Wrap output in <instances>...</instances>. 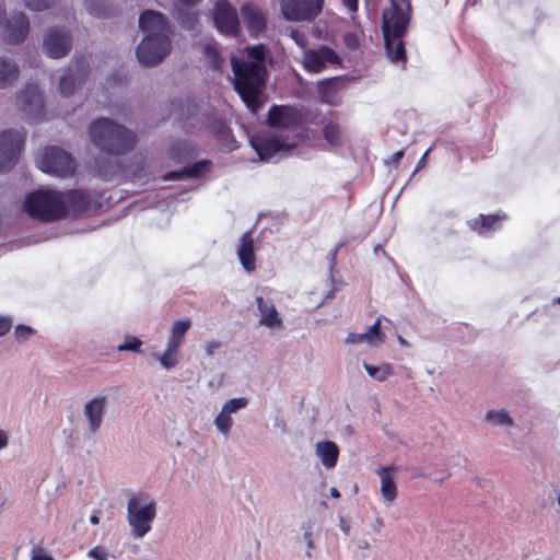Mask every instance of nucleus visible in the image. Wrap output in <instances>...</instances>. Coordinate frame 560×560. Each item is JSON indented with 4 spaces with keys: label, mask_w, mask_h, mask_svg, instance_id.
Instances as JSON below:
<instances>
[{
    "label": "nucleus",
    "mask_w": 560,
    "mask_h": 560,
    "mask_svg": "<svg viewBox=\"0 0 560 560\" xmlns=\"http://www.w3.org/2000/svg\"><path fill=\"white\" fill-rule=\"evenodd\" d=\"M213 21L222 34L235 35L238 31V16L236 11L224 0L219 1L213 13Z\"/></svg>",
    "instance_id": "nucleus-17"
},
{
    "label": "nucleus",
    "mask_w": 560,
    "mask_h": 560,
    "mask_svg": "<svg viewBox=\"0 0 560 560\" xmlns=\"http://www.w3.org/2000/svg\"><path fill=\"white\" fill-rule=\"evenodd\" d=\"M36 163L40 171L57 177H67L75 170L72 156L57 147L46 148L37 156Z\"/></svg>",
    "instance_id": "nucleus-8"
},
{
    "label": "nucleus",
    "mask_w": 560,
    "mask_h": 560,
    "mask_svg": "<svg viewBox=\"0 0 560 560\" xmlns=\"http://www.w3.org/2000/svg\"><path fill=\"white\" fill-rule=\"evenodd\" d=\"M65 197V213L67 212V207H71L75 211H82L88 208L89 205V195L83 190H71L68 192H62Z\"/></svg>",
    "instance_id": "nucleus-32"
},
{
    "label": "nucleus",
    "mask_w": 560,
    "mask_h": 560,
    "mask_svg": "<svg viewBox=\"0 0 560 560\" xmlns=\"http://www.w3.org/2000/svg\"><path fill=\"white\" fill-rule=\"evenodd\" d=\"M339 527L343 532L345 535L350 534V529H351L350 524L343 517H339Z\"/></svg>",
    "instance_id": "nucleus-47"
},
{
    "label": "nucleus",
    "mask_w": 560,
    "mask_h": 560,
    "mask_svg": "<svg viewBox=\"0 0 560 560\" xmlns=\"http://www.w3.org/2000/svg\"><path fill=\"white\" fill-rule=\"evenodd\" d=\"M503 218L499 215H483L469 222L472 230L477 231L480 235H489L491 232L499 228V223Z\"/></svg>",
    "instance_id": "nucleus-29"
},
{
    "label": "nucleus",
    "mask_w": 560,
    "mask_h": 560,
    "mask_svg": "<svg viewBox=\"0 0 560 560\" xmlns=\"http://www.w3.org/2000/svg\"><path fill=\"white\" fill-rule=\"evenodd\" d=\"M375 523H376V525H377L378 527H382V526L384 525V523H383V520H382V518H376Z\"/></svg>",
    "instance_id": "nucleus-55"
},
{
    "label": "nucleus",
    "mask_w": 560,
    "mask_h": 560,
    "mask_svg": "<svg viewBox=\"0 0 560 560\" xmlns=\"http://www.w3.org/2000/svg\"><path fill=\"white\" fill-rule=\"evenodd\" d=\"M9 444V434L0 429V451L5 448Z\"/></svg>",
    "instance_id": "nucleus-45"
},
{
    "label": "nucleus",
    "mask_w": 560,
    "mask_h": 560,
    "mask_svg": "<svg viewBox=\"0 0 560 560\" xmlns=\"http://www.w3.org/2000/svg\"><path fill=\"white\" fill-rule=\"evenodd\" d=\"M210 170V162L208 161H201L198 163H195L194 165L189 167H185L183 171L179 172H171L164 176V179L171 180V179H183L186 177H199L207 173Z\"/></svg>",
    "instance_id": "nucleus-30"
},
{
    "label": "nucleus",
    "mask_w": 560,
    "mask_h": 560,
    "mask_svg": "<svg viewBox=\"0 0 560 560\" xmlns=\"http://www.w3.org/2000/svg\"><path fill=\"white\" fill-rule=\"evenodd\" d=\"M19 77V66L7 57H0V89L11 85Z\"/></svg>",
    "instance_id": "nucleus-28"
},
{
    "label": "nucleus",
    "mask_w": 560,
    "mask_h": 560,
    "mask_svg": "<svg viewBox=\"0 0 560 560\" xmlns=\"http://www.w3.org/2000/svg\"><path fill=\"white\" fill-rule=\"evenodd\" d=\"M221 347V342L217 340H211L206 342L205 345V351L208 355H213L214 352Z\"/></svg>",
    "instance_id": "nucleus-43"
},
{
    "label": "nucleus",
    "mask_w": 560,
    "mask_h": 560,
    "mask_svg": "<svg viewBox=\"0 0 560 560\" xmlns=\"http://www.w3.org/2000/svg\"><path fill=\"white\" fill-rule=\"evenodd\" d=\"M24 142V135L16 130L0 133V172L10 168L18 160Z\"/></svg>",
    "instance_id": "nucleus-10"
},
{
    "label": "nucleus",
    "mask_w": 560,
    "mask_h": 560,
    "mask_svg": "<svg viewBox=\"0 0 560 560\" xmlns=\"http://www.w3.org/2000/svg\"><path fill=\"white\" fill-rule=\"evenodd\" d=\"M317 92L319 100L325 104L335 106L340 103V97L332 80L320 81L317 85Z\"/></svg>",
    "instance_id": "nucleus-31"
},
{
    "label": "nucleus",
    "mask_w": 560,
    "mask_h": 560,
    "mask_svg": "<svg viewBox=\"0 0 560 560\" xmlns=\"http://www.w3.org/2000/svg\"><path fill=\"white\" fill-rule=\"evenodd\" d=\"M558 504L560 505V495L558 497Z\"/></svg>",
    "instance_id": "nucleus-60"
},
{
    "label": "nucleus",
    "mask_w": 560,
    "mask_h": 560,
    "mask_svg": "<svg viewBox=\"0 0 560 560\" xmlns=\"http://www.w3.org/2000/svg\"><path fill=\"white\" fill-rule=\"evenodd\" d=\"M85 75L83 65L75 63V73L72 68L60 78L59 91L63 96L71 95Z\"/></svg>",
    "instance_id": "nucleus-27"
},
{
    "label": "nucleus",
    "mask_w": 560,
    "mask_h": 560,
    "mask_svg": "<svg viewBox=\"0 0 560 560\" xmlns=\"http://www.w3.org/2000/svg\"><path fill=\"white\" fill-rule=\"evenodd\" d=\"M315 454L326 469H332L338 460L339 447L332 441H319L315 445Z\"/></svg>",
    "instance_id": "nucleus-25"
},
{
    "label": "nucleus",
    "mask_w": 560,
    "mask_h": 560,
    "mask_svg": "<svg viewBox=\"0 0 560 560\" xmlns=\"http://www.w3.org/2000/svg\"><path fill=\"white\" fill-rule=\"evenodd\" d=\"M54 0H24L25 5L32 11H43L52 4Z\"/></svg>",
    "instance_id": "nucleus-39"
},
{
    "label": "nucleus",
    "mask_w": 560,
    "mask_h": 560,
    "mask_svg": "<svg viewBox=\"0 0 560 560\" xmlns=\"http://www.w3.org/2000/svg\"><path fill=\"white\" fill-rule=\"evenodd\" d=\"M199 0H176L174 4V14L178 23L187 30L192 31L197 24V14L194 5Z\"/></svg>",
    "instance_id": "nucleus-24"
},
{
    "label": "nucleus",
    "mask_w": 560,
    "mask_h": 560,
    "mask_svg": "<svg viewBox=\"0 0 560 560\" xmlns=\"http://www.w3.org/2000/svg\"><path fill=\"white\" fill-rule=\"evenodd\" d=\"M241 12L247 30L252 35H257L265 30V18L255 5L246 3L241 8Z\"/></svg>",
    "instance_id": "nucleus-26"
},
{
    "label": "nucleus",
    "mask_w": 560,
    "mask_h": 560,
    "mask_svg": "<svg viewBox=\"0 0 560 560\" xmlns=\"http://www.w3.org/2000/svg\"><path fill=\"white\" fill-rule=\"evenodd\" d=\"M337 63H339V56L334 49L327 46L305 50L303 55V67L310 72L318 73L328 65Z\"/></svg>",
    "instance_id": "nucleus-16"
},
{
    "label": "nucleus",
    "mask_w": 560,
    "mask_h": 560,
    "mask_svg": "<svg viewBox=\"0 0 560 560\" xmlns=\"http://www.w3.org/2000/svg\"><path fill=\"white\" fill-rule=\"evenodd\" d=\"M428 153H429V151H425L424 154L421 156V159L419 160V162H418V164L416 166L415 172L419 171L421 167L424 166V164L427 162Z\"/></svg>",
    "instance_id": "nucleus-51"
},
{
    "label": "nucleus",
    "mask_w": 560,
    "mask_h": 560,
    "mask_svg": "<svg viewBox=\"0 0 560 560\" xmlns=\"http://www.w3.org/2000/svg\"><path fill=\"white\" fill-rule=\"evenodd\" d=\"M323 0H283L281 11L291 21L308 20L322 10Z\"/></svg>",
    "instance_id": "nucleus-14"
},
{
    "label": "nucleus",
    "mask_w": 560,
    "mask_h": 560,
    "mask_svg": "<svg viewBox=\"0 0 560 560\" xmlns=\"http://www.w3.org/2000/svg\"><path fill=\"white\" fill-rule=\"evenodd\" d=\"M190 327L191 320L188 318L175 320L171 326L165 349L162 352L152 351L150 353L151 358L158 361L162 369L170 371L179 364L182 347Z\"/></svg>",
    "instance_id": "nucleus-7"
},
{
    "label": "nucleus",
    "mask_w": 560,
    "mask_h": 560,
    "mask_svg": "<svg viewBox=\"0 0 560 560\" xmlns=\"http://www.w3.org/2000/svg\"><path fill=\"white\" fill-rule=\"evenodd\" d=\"M381 320L380 318L369 327L365 332L357 334L350 332L345 339L346 345L355 346L360 343H366L371 347H378L384 342V335L381 329Z\"/></svg>",
    "instance_id": "nucleus-22"
},
{
    "label": "nucleus",
    "mask_w": 560,
    "mask_h": 560,
    "mask_svg": "<svg viewBox=\"0 0 560 560\" xmlns=\"http://www.w3.org/2000/svg\"><path fill=\"white\" fill-rule=\"evenodd\" d=\"M88 557L93 560H110L114 556L103 546H96L88 552Z\"/></svg>",
    "instance_id": "nucleus-37"
},
{
    "label": "nucleus",
    "mask_w": 560,
    "mask_h": 560,
    "mask_svg": "<svg viewBox=\"0 0 560 560\" xmlns=\"http://www.w3.org/2000/svg\"><path fill=\"white\" fill-rule=\"evenodd\" d=\"M142 346V341L137 337H131L128 341L118 345V351H133L139 352Z\"/></svg>",
    "instance_id": "nucleus-38"
},
{
    "label": "nucleus",
    "mask_w": 560,
    "mask_h": 560,
    "mask_svg": "<svg viewBox=\"0 0 560 560\" xmlns=\"http://www.w3.org/2000/svg\"><path fill=\"white\" fill-rule=\"evenodd\" d=\"M292 37L294 38L295 43L300 46H304L305 45V42H304V38H301L300 35L295 32H292Z\"/></svg>",
    "instance_id": "nucleus-52"
},
{
    "label": "nucleus",
    "mask_w": 560,
    "mask_h": 560,
    "mask_svg": "<svg viewBox=\"0 0 560 560\" xmlns=\"http://www.w3.org/2000/svg\"><path fill=\"white\" fill-rule=\"evenodd\" d=\"M30 22L23 12H12L3 22L2 37L8 44H20L28 34Z\"/></svg>",
    "instance_id": "nucleus-15"
},
{
    "label": "nucleus",
    "mask_w": 560,
    "mask_h": 560,
    "mask_svg": "<svg viewBox=\"0 0 560 560\" xmlns=\"http://www.w3.org/2000/svg\"><path fill=\"white\" fill-rule=\"evenodd\" d=\"M89 133L93 145L107 155L122 154L132 149L136 143L132 131L107 118L92 122Z\"/></svg>",
    "instance_id": "nucleus-4"
},
{
    "label": "nucleus",
    "mask_w": 560,
    "mask_h": 560,
    "mask_svg": "<svg viewBox=\"0 0 560 560\" xmlns=\"http://www.w3.org/2000/svg\"><path fill=\"white\" fill-rule=\"evenodd\" d=\"M43 48L50 58L58 59L66 56L71 48L69 31L61 27L49 28L44 36Z\"/></svg>",
    "instance_id": "nucleus-13"
},
{
    "label": "nucleus",
    "mask_w": 560,
    "mask_h": 560,
    "mask_svg": "<svg viewBox=\"0 0 560 560\" xmlns=\"http://www.w3.org/2000/svg\"><path fill=\"white\" fill-rule=\"evenodd\" d=\"M243 56L242 60L231 58L233 84L247 108L256 112L260 106L258 98L265 86L267 48L262 44L247 47Z\"/></svg>",
    "instance_id": "nucleus-1"
},
{
    "label": "nucleus",
    "mask_w": 560,
    "mask_h": 560,
    "mask_svg": "<svg viewBox=\"0 0 560 560\" xmlns=\"http://www.w3.org/2000/svg\"><path fill=\"white\" fill-rule=\"evenodd\" d=\"M330 495L335 499H338V498H340V492L338 491L337 488L332 487V488H330Z\"/></svg>",
    "instance_id": "nucleus-53"
},
{
    "label": "nucleus",
    "mask_w": 560,
    "mask_h": 560,
    "mask_svg": "<svg viewBox=\"0 0 560 560\" xmlns=\"http://www.w3.org/2000/svg\"><path fill=\"white\" fill-rule=\"evenodd\" d=\"M345 43L350 48H355L359 46V36L357 33H348L343 37Z\"/></svg>",
    "instance_id": "nucleus-41"
},
{
    "label": "nucleus",
    "mask_w": 560,
    "mask_h": 560,
    "mask_svg": "<svg viewBox=\"0 0 560 560\" xmlns=\"http://www.w3.org/2000/svg\"><path fill=\"white\" fill-rule=\"evenodd\" d=\"M18 105L30 117L36 118L43 109V96L36 84H28L18 95Z\"/></svg>",
    "instance_id": "nucleus-19"
},
{
    "label": "nucleus",
    "mask_w": 560,
    "mask_h": 560,
    "mask_svg": "<svg viewBox=\"0 0 560 560\" xmlns=\"http://www.w3.org/2000/svg\"><path fill=\"white\" fill-rule=\"evenodd\" d=\"M34 330L30 326L25 325H18L14 330V337L19 342H23L27 340L32 335Z\"/></svg>",
    "instance_id": "nucleus-40"
},
{
    "label": "nucleus",
    "mask_w": 560,
    "mask_h": 560,
    "mask_svg": "<svg viewBox=\"0 0 560 560\" xmlns=\"http://www.w3.org/2000/svg\"><path fill=\"white\" fill-rule=\"evenodd\" d=\"M203 54L207 58L209 65L213 69L220 68V65L222 62V59L220 57L217 43L213 40H209L203 45Z\"/></svg>",
    "instance_id": "nucleus-36"
},
{
    "label": "nucleus",
    "mask_w": 560,
    "mask_h": 560,
    "mask_svg": "<svg viewBox=\"0 0 560 560\" xmlns=\"http://www.w3.org/2000/svg\"><path fill=\"white\" fill-rule=\"evenodd\" d=\"M248 405V399L246 397H236L226 400L219 413L213 419V424L223 438H229L232 427L234 424L233 415L237 413L240 410L245 409Z\"/></svg>",
    "instance_id": "nucleus-12"
},
{
    "label": "nucleus",
    "mask_w": 560,
    "mask_h": 560,
    "mask_svg": "<svg viewBox=\"0 0 560 560\" xmlns=\"http://www.w3.org/2000/svg\"><path fill=\"white\" fill-rule=\"evenodd\" d=\"M100 514L101 511H94L93 514L90 516V523L92 525H97L100 523Z\"/></svg>",
    "instance_id": "nucleus-50"
},
{
    "label": "nucleus",
    "mask_w": 560,
    "mask_h": 560,
    "mask_svg": "<svg viewBox=\"0 0 560 560\" xmlns=\"http://www.w3.org/2000/svg\"><path fill=\"white\" fill-rule=\"evenodd\" d=\"M31 560H55L51 556L43 550H32Z\"/></svg>",
    "instance_id": "nucleus-44"
},
{
    "label": "nucleus",
    "mask_w": 560,
    "mask_h": 560,
    "mask_svg": "<svg viewBox=\"0 0 560 560\" xmlns=\"http://www.w3.org/2000/svg\"><path fill=\"white\" fill-rule=\"evenodd\" d=\"M485 420L493 425L510 428L514 425V420L505 409L489 410Z\"/></svg>",
    "instance_id": "nucleus-35"
},
{
    "label": "nucleus",
    "mask_w": 560,
    "mask_h": 560,
    "mask_svg": "<svg viewBox=\"0 0 560 560\" xmlns=\"http://www.w3.org/2000/svg\"><path fill=\"white\" fill-rule=\"evenodd\" d=\"M363 368L369 376L377 382H385L389 376L394 374L393 365L387 362H384L380 365H372L364 362Z\"/></svg>",
    "instance_id": "nucleus-33"
},
{
    "label": "nucleus",
    "mask_w": 560,
    "mask_h": 560,
    "mask_svg": "<svg viewBox=\"0 0 560 560\" xmlns=\"http://www.w3.org/2000/svg\"><path fill=\"white\" fill-rule=\"evenodd\" d=\"M345 7L348 8V10L351 12V13H354L357 12L358 10V0H342Z\"/></svg>",
    "instance_id": "nucleus-46"
},
{
    "label": "nucleus",
    "mask_w": 560,
    "mask_h": 560,
    "mask_svg": "<svg viewBox=\"0 0 560 560\" xmlns=\"http://www.w3.org/2000/svg\"><path fill=\"white\" fill-rule=\"evenodd\" d=\"M178 145H179V144H176V145H174V147L172 148V150H171V154H172V156H173L174 159H176V160H178V161H179V160H182V159H184V158H185V154H184V153H179V152H177V151H176Z\"/></svg>",
    "instance_id": "nucleus-49"
},
{
    "label": "nucleus",
    "mask_w": 560,
    "mask_h": 560,
    "mask_svg": "<svg viewBox=\"0 0 560 560\" xmlns=\"http://www.w3.org/2000/svg\"><path fill=\"white\" fill-rule=\"evenodd\" d=\"M24 210L33 219L55 221L65 215V197L59 191L38 189L27 195Z\"/></svg>",
    "instance_id": "nucleus-6"
},
{
    "label": "nucleus",
    "mask_w": 560,
    "mask_h": 560,
    "mask_svg": "<svg viewBox=\"0 0 560 560\" xmlns=\"http://www.w3.org/2000/svg\"><path fill=\"white\" fill-rule=\"evenodd\" d=\"M139 27L145 36L136 50L138 61L144 67H154L171 51L167 21L162 13L147 10L140 14Z\"/></svg>",
    "instance_id": "nucleus-2"
},
{
    "label": "nucleus",
    "mask_w": 560,
    "mask_h": 560,
    "mask_svg": "<svg viewBox=\"0 0 560 560\" xmlns=\"http://www.w3.org/2000/svg\"><path fill=\"white\" fill-rule=\"evenodd\" d=\"M12 326V320L10 317H0V337L5 335Z\"/></svg>",
    "instance_id": "nucleus-42"
},
{
    "label": "nucleus",
    "mask_w": 560,
    "mask_h": 560,
    "mask_svg": "<svg viewBox=\"0 0 560 560\" xmlns=\"http://www.w3.org/2000/svg\"><path fill=\"white\" fill-rule=\"evenodd\" d=\"M250 144L261 161L268 162L277 153L289 152L294 142H290L288 136L276 131L259 132L252 137Z\"/></svg>",
    "instance_id": "nucleus-9"
},
{
    "label": "nucleus",
    "mask_w": 560,
    "mask_h": 560,
    "mask_svg": "<svg viewBox=\"0 0 560 560\" xmlns=\"http://www.w3.org/2000/svg\"><path fill=\"white\" fill-rule=\"evenodd\" d=\"M108 397L101 394L93 396L84 402L82 412L90 434L97 433L102 428L108 410Z\"/></svg>",
    "instance_id": "nucleus-11"
},
{
    "label": "nucleus",
    "mask_w": 560,
    "mask_h": 560,
    "mask_svg": "<svg viewBox=\"0 0 560 560\" xmlns=\"http://www.w3.org/2000/svg\"><path fill=\"white\" fill-rule=\"evenodd\" d=\"M88 10L92 11V1L88 4Z\"/></svg>",
    "instance_id": "nucleus-58"
},
{
    "label": "nucleus",
    "mask_w": 560,
    "mask_h": 560,
    "mask_svg": "<svg viewBox=\"0 0 560 560\" xmlns=\"http://www.w3.org/2000/svg\"><path fill=\"white\" fill-rule=\"evenodd\" d=\"M256 304L259 313V325L269 329H282V318L272 302L257 296Z\"/></svg>",
    "instance_id": "nucleus-21"
},
{
    "label": "nucleus",
    "mask_w": 560,
    "mask_h": 560,
    "mask_svg": "<svg viewBox=\"0 0 560 560\" xmlns=\"http://www.w3.org/2000/svg\"><path fill=\"white\" fill-rule=\"evenodd\" d=\"M557 304H560V296L555 300Z\"/></svg>",
    "instance_id": "nucleus-59"
},
{
    "label": "nucleus",
    "mask_w": 560,
    "mask_h": 560,
    "mask_svg": "<svg viewBox=\"0 0 560 560\" xmlns=\"http://www.w3.org/2000/svg\"><path fill=\"white\" fill-rule=\"evenodd\" d=\"M404 156V151L400 150V151H397L395 152L392 158H390V161L389 163L394 164V165H397L399 163V161L401 160V158Z\"/></svg>",
    "instance_id": "nucleus-48"
},
{
    "label": "nucleus",
    "mask_w": 560,
    "mask_h": 560,
    "mask_svg": "<svg viewBox=\"0 0 560 560\" xmlns=\"http://www.w3.org/2000/svg\"><path fill=\"white\" fill-rule=\"evenodd\" d=\"M302 121L301 113L291 106L275 105L269 109L268 124L275 128H292Z\"/></svg>",
    "instance_id": "nucleus-18"
},
{
    "label": "nucleus",
    "mask_w": 560,
    "mask_h": 560,
    "mask_svg": "<svg viewBox=\"0 0 560 560\" xmlns=\"http://www.w3.org/2000/svg\"><path fill=\"white\" fill-rule=\"evenodd\" d=\"M332 298H334V291H330V292L327 294L326 299H332Z\"/></svg>",
    "instance_id": "nucleus-57"
},
{
    "label": "nucleus",
    "mask_w": 560,
    "mask_h": 560,
    "mask_svg": "<svg viewBox=\"0 0 560 560\" xmlns=\"http://www.w3.org/2000/svg\"><path fill=\"white\" fill-rule=\"evenodd\" d=\"M409 0H390V8L383 12L382 31L387 58L392 62H405L402 36L409 22Z\"/></svg>",
    "instance_id": "nucleus-3"
},
{
    "label": "nucleus",
    "mask_w": 560,
    "mask_h": 560,
    "mask_svg": "<svg viewBox=\"0 0 560 560\" xmlns=\"http://www.w3.org/2000/svg\"><path fill=\"white\" fill-rule=\"evenodd\" d=\"M4 11V4L2 0H0V14Z\"/></svg>",
    "instance_id": "nucleus-56"
},
{
    "label": "nucleus",
    "mask_w": 560,
    "mask_h": 560,
    "mask_svg": "<svg viewBox=\"0 0 560 560\" xmlns=\"http://www.w3.org/2000/svg\"><path fill=\"white\" fill-rule=\"evenodd\" d=\"M158 514L156 500L145 491L129 494L126 505V520L130 535L135 539H142L152 530Z\"/></svg>",
    "instance_id": "nucleus-5"
},
{
    "label": "nucleus",
    "mask_w": 560,
    "mask_h": 560,
    "mask_svg": "<svg viewBox=\"0 0 560 560\" xmlns=\"http://www.w3.org/2000/svg\"><path fill=\"white\" fill-rule=\"evenodd\" d=\"M398 468L396 466H386L377 469V475L381 480V494L384 501L390 505L397 498V485H396V472Z\"/></svg>",
    "instance_id": "nucleus-20"
},
{
    "label": "nucleus",
    "mask_w": 560,
    "mask_h": 560,
    "mask_svg": "<svg viewBox=\"0 0 560 560\" xmlns=\"http://www.w3.org/2000/svg\"><path fill=\"white\" fill-rule=\"evenodd\" d=\"M236 254L243 268L252 272L256 268V258L254 253V240L252 232L244 233L238 242Z\"/></svg>",
    "instance_id": "nucleus-23"
},
{
    "label": "nucleus",
    "mask_w": 560,
    "mask_h": 560,
    "mask_svg": "<svg viewBox=\"0 0 560 560\" xmlns=\"http://www.w3.org/2000/svg\"><path fill=\"white\" fill-rule=\"evenodd\" d=\"M398 342L401 345V346H407L408 342L405 338H402L401 336H398Z\"/></svg>",
    "instance_id": "nucleus-54"
},
{
    "label": "nucleus",
    "mask_w": 560,
    "mask_h": 560,
    "mask_svg": "<svg viewBox=\"0 0 560 560\" xmlns=\"http://www.w3.org/2000/svg\"><path fill=\"white\" fill-rule=\"evenodd\" d=\"M342 128L336 121H328L323 128V137L331 147H340L342 144Z\"/></svg>",
    "instance_id": "nucleus-34"
}]
</instances>
